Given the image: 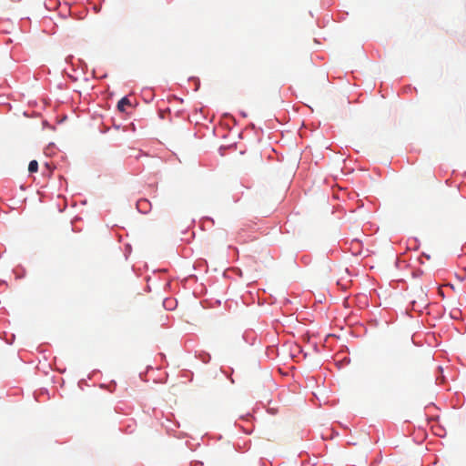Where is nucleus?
<instances>
[{
	"label": "nucleus",
	"mask_w": 466,
	"mask_h": 466,
	"mask_svg": "<svg viewBox=\"0 0 466 466\" xmlns=\"http://www.w3.org/2000/svg\"><path fill=\"white\" fill-rule=\"evenodd\" d=\"M131 106L130 100L127 97L121 98L117 103V109L121 112L126 110V106Z\"/></svg>",
	"instance_id": "1"
},
{
	"label": "nucleus",
	"mask_w": 466,
	"mask_h": 466,
	"mask_svg": "<svg viewBox=\"0 0 466 466\" xmlns=\"http://www.w3.org/2000/svg\"><path fill=\"white\" fill-rule=\"evenodd\" d=\"M267 411L271 414H277L279 412V406L276 402L271 400H268Z\"/></svg>",
	"instance_id": "2"
},
{
	"label": "nucleus",
	"mask_w": 466,
	"mask_h": 466,
	"mask_svg": "<svg viewBox=\"0 0 466 466\" xmlns=\"http://www.w3.org/2000/svg\"><path fill=\"white\" fill-rule=\"evenodd\" d=\"M38 170V162L36 160L30 161L28 165V171L30 173H35Z\"/></svg>",
	"instance_id": "3"
},
{
	"label": "nucleus",
	"mask_w": 466,
	"mask_h": 466,
	"mask_svg": "<svg viewBox=\"0 0 466 466\" xmlns=\"http://www.w3.org/2000/svg\"><path fill=\"white\" fill-rule=\"evenodd\" d=\"M266 353H267V355H268V357H272V355L275 353V349H274V348H272V347H268V348L267 349V352H266Z\"/></svg>",
	"instance_id": "4"
},
{
	"label": "nucleus",
	"mask_w": 466,
	"mask_h": 466,
	"mask_svg": "<svg viewBox=\"0 0 466 466\" xmlns=\"http://www.w3.org/2000/svg\"><path fill=\"white\" fill-rule=\"evenodd\" d=\"M268 151H270V152H275V149H274V148H272L271 147H264V154H265V153H268Z\"/></svg>",
	"instance_id": "5"
},
{
	"label": "nucleus",
	"mask_w": 466,
	"mask_h": 466,
	"mask_svg": "<svg viewBox=\"0 0 466 466\" xmlns=\"http://www.w3.org/2000/svg\"><path fill=\"white\" fill-rule=\"evenodd\" d=\"M147 200H142V201H139L138 202V208H140L142 205H146L147 204Z\"/></svg>",
	"instance_id": "6"
},
{
	"label": "nucleus",
	"mask_w": 466,
	"mask_h": 466,
	"mask_svg": "<svg viewBox=\"0 0 466 466\" xmlns=\"http://www.w3.org/2000/svg\"><path fill=\"white\" fill-rule=\"evenodd\" d=\"M439 294H440L442 298L444 297V294H443V292H442V290H441V288H439Z\"/></svg>",
	"instance_id": "7"
}]
</instances>
